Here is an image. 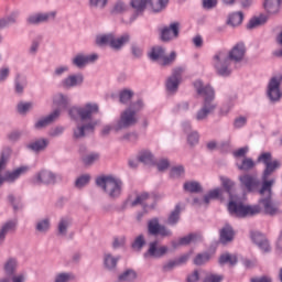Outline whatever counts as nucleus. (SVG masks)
I'll list each match as a JSON object with an SVG mask.
<instances>
[{
  "label": "nucleus",
  "instance_id": "1",
  "mask_svg": "<svg viewBox=\"0 0 282 282\" xmlns=\"http://www.w3.org/2000/svg\"><path fill=\"white\" fill-rule=\"evenodd\" d=\"M258 162H262L265 165L262 175V187L259 191L261 195L260 206H262L263 213L265 215H276L279 213V207L272 203V186H274V180L268 181V177L281 166V162L278 160L272 161V154L270 152H264L258 158Z\"/></svg>",
  "mask_w": 282,
  "mask_h": 282
},
{
  "label": "nucleus",
  "instance_id": "2",
  "mask_svg": "<svg viewBox=\"0 0 282 282\" xmlns=\"http://www.w3.org/2000/svg\"><path fill=\"white\" fill-rule=\"evenodd\" d=\"M220 182L223 188L228 193L229 195V205L228 210L230 215H235V217H252L253 215H259L260 213H263V207L258 203V205H243V203L237 197L232 196V188H235V182H232L230 178L226 176H220Z\"/></svg>",
  "mask_w": 282,
  "mask_h": 282
},
{
  "label": "nucleus",
  "instance_id": "3",
  "mask_svg": "<svg viewBox=\"0 0 282 282\" xmlns=\"http://www.w3.org/2000/svg\"><path fill=\"white\" fill-rule=\"evenodd\" d=\"M246 56V45L243 43L236 44L229 52H217L213 57L214 67L219 76H229L232 61L239 63Z\"/></svg>",
  "mask_w": 282,
  "mask_h": 282
},
{
  "label": "nucleus",
  "instance_id": "4",
  "mask_svg": "<svg viewBox=\"0 0 282 282\" xmlns=\"http://www.w3.org/2000/svg\"><path fill=\"white\" fill-rule=\"evenodd\" d=\"M194 87L198 96H202V98H204L203 108L196 113V120H206L209 113H213L217 108V106L213 102V100H215V90H213V87L208 85L204 86V83H202V80H196L194 83Z\"/></svg>",
  "mask_w": 282,
  "mask_h": 282
},
{
  "label": "nucleus",
  "instance_id": "5",
  "mask_svg": "<svg viewBox=\"0 0 282 282\" xmlns=\"http://www.w3.org/2000/svg\"><path fill=\"white\" fill-rule=\"evenodd\" d=\"M142 109V101L133 104L130 108L126 109L120 115V119L115 124V131H120L122 129H129L138 124V111Z\"/></svg>",
  "mask_w": 282,
  "mask_h": 282
},
{
  "label": "nucleus",
  "instance_id": "6",
  "mask_svg": "<svg viewBox=\"0 0 282 282\" xmlns=\"http://www.w3.org/2000/svg\"><path fill=\"white\" fill-rule=\"evenodd\" d=\"M100 113V106L96 102H87L82 107H73L69 110V116L73 120H80L82 122H94V116Z\"/></svg>",
  "mask_w": 282,
  "mask_h": 282
},
{
  "label": "nucleus",
  "instance_id": "7",
  "mask_svg": "<svg viewBox=\"0 0 282 282\" xmlns=\"http://www.w3.org/2000/svg\"><path fill=\"white\" fill-rule=\"evenodd\" d=\"M96 184L112 198L120 197V195L122 194V181H120V178L116 176H99L96 180Z\"/></svg>",
  "mask_w": 282,
  "mask_h": 282
},
{
  "label": "nucleus",
  "instance_id": "8",
  "mask_svg": "<svg viewBox=\"0 0 282 282\" xmlns=\"http://www.w3.org/2000/svg\"><path fill=\"white\" fill-rule=\"evenodd\" d=\"M53 102H54V106L57 107V109L53 111V113L48 115L47 117L40 119L35 123V129H45V127L52 124L54 120H56V118L61 116V111H63V109H67L69 99L58 94L54 96Z\"/></svg>",
  "mask_w": 282,
  "mask_h": 282
},
{
  "label": "nucleus",
  "instance_id": "9",
  "mask_svg": "<svg viewBox=\"0 0 282 282\" xmlns=\"http://www.w3.org/2000/svg\"><path fill=\"white\" fill-rule=\"evenodd\" d=\"M151 61H156L159 65L166 67L169 65H173L175 63V58H177V53L173 51L170 56L166 55V52L162 46H154L150 53Z\"/></svg>",
  "mask_w": 282,
  "mask_h": 282
},
{
  "label": "nucleus",
  "instance_id": "10",
  "mask_svg": "<svg viewBox=\"0 0 282 282\" xmlns=\"http://www.w3.org/2000/svg\"><path fill=\"white\" fill-rule=\"evenodd\" d=\"M96 43L99 46L110 45L112 50H120L126 43H129V34H123L120 37H115L113 34L99 35L96 37Z\"/></svg>",
  "mask_w": 282,
  "mask_h": 282
},
{
  "label": "nucleus",
  "instance_id": "11",
  "mask_svg": "<svg viewBox=\"0 0 282 282\" xmlns=\"http://www.w3.org/2000/svg\"><path fill=\"white\" fill-rule=\"evenodd\" d=\"M8 162V156H6V152H2L1 158H0V173L6 169V164ZM28 171V167H19L14 170L13 172H7L4 177L0 176V186L4 182H14V180H19L23 173Z\"/></svg>",
  "mask_w": 282,
  "mask_h": 282
},
{
  "label": "nucleus",
  "instance_id": "12",
  "mask_svg": "<svg viewBox=\"0 0 282 282\" xmlns=\"http://www.w3.org/2000/svg\"><path fill=\"white\" fill-rule=\"evenodd\" d=\"M98 124V121H80L77 123V126L73 130V138L74 140H80V138H85L87 133L94 131L96 129V126Z\"/></svg>",
  "mask_w": 282,
  "mask_h": 282
},
{
  "label": "nucleus",
  "instance_id": "13",
  "mask_svg": "<svg viewBox=\"0 0 282 282\" xmlns=\"http://www.w3.org/2000/svg\"><path fill=\"white\" fill-rule=\"evenodd\" d=\"M184 74V67H176L172 72V76H170L166 80V89L170 94H175L177 88L180 87V83H182V75Z\"/></svg>",
  "mask_w": 282,
  "mask_h": 282
},
{
  "label": "nucleus",
  "instance_id": "14",
  "mask_svg": "<svg viewBox=\"0 0 282 282\" xmlns=\"http://www.w3.org/2000/svg\"><path fill=\"white\" fill-rule=\"evenodd\" d=\"M148 230L150 235H161V237H171V230L160 225V221L158 220V218L151 219L148 223Z\"/></svg>",
  "mask_w": 282,
  "mask_h": 282
},
{
  "label": "nucleus",
  "instance_id": "15",
  "mask_svg": "<svg viewBox=\"0 0 282 282\" xmlns=\"http://www.w3.org/2000/svg\"><path fill=\"white\" fill-rule=\"evenodd\" d=\"M169 252V247L160 246L158 241L151 242L148 249V252L144 257H153L154 259H160V257H164Z\"/></svg>",
  "mask_w": 282,
  "mask_h": 282
},
{
  "label": "nucleus",
  "instance_id": "16",
  "mask_svg": "<svg viewBox=\"0 0 282 282\" xmlns=\"http://www.w3.org/2000/svg\"><path fill=\"white\" fill-rule=\"evenodd\" d=\"M178 34H180V23L177 22L170 24V28H163L161 30L162 41H173V39H177Z\"/></svg>",
  "mask_w": 282,
  "mask_h": 282
},
{
  "label": "nucleus",
  "instance_id": "17",
  "mask_svg": "<svg viewBox=\"0 0 282 282\" xmlns=\"http://www.w3.org/2000/svg\"><path fill=\"white\" fill-rule=\"evenodd\" d=\"M281 85V78H271L268 87V96L270 100H279L281 98V90L279 89Z\"/></svg>",
  "mask_w": 282,
  "mask_h": 282
},
{
  "label": "nucleus",
  "instance_id": "18",
  "mask_svg": "<svg viewBox=\"0 0 282 282\" xmlns=\"http://www.w3.org/2000/svg\"><path fill=\"white\" fill-rule=\"evenodd\" d=\"M56 12L36 13L28 18L30 25H39V23H47V21L55 19Z\"/></svg>",
  "mask_w": 282,
  "mask_h": 282
},
{
  "label": "nucleus",
  "instance_id": "19",
  "mask_svg": "<svg viewBox=\"0 0 282 282\" xmlns=\"http://www.w3.org/2000/svg\"><path fill=\"white\" fill-rule=\"evenodd\" d=\"M56 182V175L50 171H41L34 178V184H54Z\"/></svg>",
  "mask_w": 282,
  "mask_h": 282
},
{
  "label": "nucleus",
  "instance_id": "20",
  "mask_svg": "<svg viewBox=\"0 0 282 282\" xmlns=\"http://www.w3.org/2000/svg\"><path fill=\"white\" fill-rule=\"evenodd\" d=\"M105 270L113 272L118 268V262L120 261V256H113L111 252L104 253L102 257Z\"/></svg>",
  "mask_w": 282,
  "mask_h": 282
},
{
  "label": "nucleus",
  "instance_id": "21",
  "mask_svg": "<svg viewBox=\"0 0 282 282\" xmlns=\"http://www.w3.org/2000/svg\"><path fill=\"white\" fill-rule=\"evenodd\" d=\"M239 181L241 182L242 186L246 187L250 193H252V191H257L259 187V181H257V178L252 177L251 175L245 174L239 177Z\"/></svg>",
  "mask_w": 282,
  "mask_h": 282
},
{
  "label": "nucleus",
  "instance_id": "22",
  "mask_svg": "<svg viewBox=\"0 0 282 282\" xmlns=\"http://www.w3.org/2000/svg\"><path fill=\"white\" fill-rule=\"evenodd\" d=\"M83 80L84 78H83V75L80 74L70 75L62 82V86L65 89H72V87H78V85H83Z\"/></svg>",
  "mask_w": 282,
  "mask_h": 282
},
{
  "label": "nucleus",
  "instance_id": "23",
  "mask_svg": "<svg viewBox=\"0 0 282 282\" xmlns=\"http://www.w3.org/2000/svg\"><path fill=\"white\" fill-rule=\"evenodd\" d=\"M251 239L257 243L260 250H263V252H270V242H268V239H265V236L259 232H253L251 235Z\"/></svg>",
  "mask_w": 282,
  "mask_h": 282
},
{
  "label": "nucleus",
  "instance_id": "24",
  "mask_svg": "<svg viewBox=\"0 0 282 282\" xmlns=\"http://www.w3.org/2000/svg\"><path fill=\"white\" fill-rule=\"evenodd\" d=\"M98 58V55H90V56H85V55H77L73 59V65H76V67L83 68L87 63H94Z\"/></svg>",
  "mask_w": 282,
  "mask_h": 282
},
{
  "label": "nucleus",
  "instance_id": "25",
  "mask_svg": "<svg viewBox=\"0 0 282 282\" xmlns=\"http://www.w3.org/2000/svg\"><path fill=\"white\" fill-rule=\"evenodd\" d=\"M268 23V15H259L252 18L247 24L248 30H257V28H261V25H265Z\"/></svg>",
  "mask_w": 282,
  "mask_h": 282
},
{
  "label": "nucleus",
  "instance_id": "26",
  "mask_svg": "<svg viewBox=\"0 0 282 282\" xmlns=\"http://www.w3.org/2000/svg\"><path fill=\"white\" fill-rule=\"evenodd\" d=\"M264 10H267L269 14H276V12L281 10V0H265Z\"/></svg>",
  "mask_w": 282,
  "mask_h": 282
},
{
  "label": "nucleus",
  "instance_id": "27",
  "mask_svg": "<svg viewBox=\"0 0 282 282\" xmlns=\"http://www.w3.org/2000/svg\"><path fill=\"white\" fill-rule=\"evenodd\" d=\"M198 239H202V236L197 234H191L188 236L181 238L177 242H173V247L177 248V246H188V243H193Z\"/></svg>",
  "mask_w": 282,
  "mask_h": 282
},
{
  "label": "nucleus",
  "instance_id": "28",
  "mask_svg": "<svg viewBox=\"0 0 282 282\" xmlns=\"http://www.w3.org/2000/svg\"><path fill=\"white\" fill-rule=\"evenodd\" d=\"M243 23V13L242 12H235L229 15L227 20V25H231V28H237Z\"/></svg>",
  "mask_w": 282,
  "mask_h": 282
},
{
  "label": "nucleus",
  "instance_id": "29",
  "mask_svg": "<svg viewBox=\"0 0 282 282\" xmlns=\"http://www.w3.org/2000/svg\"><path fill=\"white\" fill-rule=\"evenodd\" d=\"M138 279V273L135 271L128 269L123 271L121 274L118 276V282H133Z\"/></svg>",
  "mask_w": 282,
  "mask_h": 282
},
{
  "label": "nucleus",
  "instance_id": "30",
  "mask_svg": "<svg viewBox=\"0 0 282 282\" xmlns=\"http://www.w3.org/2000/svg\"><path fill=\"white\" fill-rule=\"evenodd\" d=\"M235 237V231H232V227L225 226L220 230V241L221 243H228V241H231Z\"/></svg>",
  "mask_w": 282,
  "mask_h": 282
},
{
  "label": "nucleus",
  "instance_id": "31",
  "mask_svg": "<svg viewBox=\"0 0 282 282\" xmlns=\"http://www.w3.org/2000/svg\"><path fill=\"white\" fill-rule=\"evenodd\" d=\"M15 229L17 221L10 220L6 223L0 230V241H3V239H6V235H8V232H14Z\"/></svg>",
  "mask_w": 282,
  "mask_h": 282
},
{
  "label": "nucleus",
  "instance_id": "32",
  "mask_svg": "<svg viewBox=\"0 0 282 282\" xmlns=\"http://www.w3.org/2000/svg\"><path fill=\"white\" fill-rule=\"evenodd\" d=\"M47 144H50V141L46 139H40L29 144V149L32 151L39 152V151H45L47 148Z\"/></svg>",
  "mask_w": 282,
  "mask_h": 282
},
{
  "label": "nucleus",
  "instance_id": "33",
  "mask_svg": "<svg viewBox=\"0 0 282 282\" xmlns=\"http://www.w3.org/2000/svg\"><path fill=\"white\" fill-rule=\"evenodd\" d=\"M70 224H72V219L61 218L57 225L58 235H61L62 237H65L67 235V229L69 228Z\"/></svg>",
  "mask_w": 282,
  "mask_h": 282
},
{
  "label": "nucleus",
  "instance_id": "34",
  "mask_svg": "<svg viewBox=\"0 0 282 282\" xmlns=\"http://www.w3.org/2000/svg\"><path fill=\"white\" fill-rule=\"evenodd\" d=\"M19 268V262L14 258H9L4 263V271L7 274H14Z\"/></svg>",
  "mask_w": 282,
  "mask_h": 282
},
{
  "label": "nucleus",
  "instance_id": "35",
  "mask_svg": "<svg viewBox=\"0 0 282 282\" xmlns=\"http://www.w3.org/2000/svg\"><path fill=\"white\" fill-rule=\"evenodd\" d=\"M129 10V4L124 3L123 1H117L112 7V14H124Z\"/></svg>",
  "mask_w": 282,
  "mask_h": 282
},
{
  "label": "nucleus",
  "instance_id": "36",
  "mask_svg": "<svg viewBox=\"0 0 282 282\" xmlns=\"http://www.w3.org/2000/svg\"><path fill=\"white\" fill-rule=\"evenodd\" d=\"M224 195V191L221 188L213 189L204 197L205 204H210V199H219Z\"/></svg>",
  "mask_w": 282,
  "mask_h": 282
},
{
  "label": "nucleus",
  "instance_id": "37",
  "mask_svg": "<svg viewBox=\"0 0 282 282\" xmlns=\"http://www.w3.org/2000/svg\"><path fill=\"white\" fill-rule=\"evenodd\" d=\"M153 12H162L169 3V0H150Z\"/></svg>",
  "mask_w": 282,
  "mask_h": 282
},
{
  "label": "nucleus",
  "instance_id": "38",
  "mask_svg": "<svg viewBox=\"0 0 282 282\" xmlns=\"http://www.w3.org/2000/svg\"><path fill=\"white\" fill-rule=\"evenodd\" d=\"M220 265H224V263H229V265H235L237 263V256L225 253L221 254L219 258Z\"/></svg>",
  "mask_w": 282,
  "mask_h": 282
},
{
  "label": "nucleus",
  "instance_id": "39",
  "mask_svg": "<svg viewBox=\"0 0 282 282\" xmlns=\"http://www.w3.org/2000/svg\"><path fill=\"white\" fill-rule=\"evenodd\" d=\"M180 205H176L175 209L170 214L167 218V224L170 226H175L177 221H180V213H181Z\"/></svg>",
  "mask_w": 282,
  "mask_h": 282
},
{
  "label": "nucleus",
  "instance_id": "40",
  "mask_svg": "<svg viewBox=\"0 0 282 282\" xmlns=\"http://www.w3.org/2000/svg\"><path fill=\"white\" fill-rule=\"evenodd\" d=\"M82 160L86 166H90V164H94V162H98V160H100V155L98 153H88L82 156Z\"/></svg>",
  "mask_w": 282,
  "mask_h": 282
},
{
  "label": "nucleus",
  "instance_id": "41",
  "mask_svg": "<svg viewBox=\"0 0 282 282\" xmlns=\"http://www.w3.org/2000/svg\"><path fill=\"white\" fill-rule=\"evenodd\" d=\"M149 199H151V197H149V194L147 193L139 194L137 195V198L131 203V206H138V205L147 206Z\"/></svg>",
  "mask_w": 282,
  "mask_h": 282
},
{
  "label": "nucleus",
  "instance_id": "42",
  "mask_svg": "<svg viewBox=\"0 0 282 282\" xmlns=\"http://www.w3.org/2000/svg\"><path fill=\"white\" fill-rule=\"evenodd\" d=\"M210 261V256L209 253H198L194 258V264L195 265H204V263H208Z\"/></svg>",
  "mask_w": 282,
  "mask_h": 282
},
{
  "label": "nucleus",
  "instance_id": "43",
  "mask_svg": "<svg viewBox=\"0 0 282 282\" xmlns=\"http://www.w3.org/2000/svg\"><path fill=\"white\" fill-rule=\"evenodd\" d=\"M148 0H131V7L137 10V12H143L147 8Z\"/></svg>",
  "mask_w": 282,
  "mask_h": 282
},
{
  "label": "nucleus",
  "instance_id": "44",
  "mask_svg": "<svg viewBox=\"0 0 282 282\" xmlns=\"http://www.w3.org/2000/svg\"><path fill=\"white\" fill-rule=\"evenodd\" d=\"M185 191L188 193H199L202 191V186L197 182H188L184 184Z\"/></svg>",
  "mask_w": 282,
  "mask_h": 282
},
{
  "label": "nucleus",
  "instance_id": "45",
  "mask_svg": "<svg viewBox=\"0 0 282 282\" xmlns=\"http://www.w3.org/2000/svg\"><path fill=\"white\" fill-rule=\"evenodd\" d=\"M37 232H47L50 230V219L45 218L36 224Z\"/></svg>",
  "mask_w": 282,
  "mask_h": 282
},
{
  "label": "nucleus",
  "instance_id": "46",
  "mask_svg": "<svg viewBox=\"0 0 282 282\" xmlns=\"http://www.w3.org/2000/svg\"><path fill=\"white\" fill-rule=\"evenodd\" d=\"M139 161L143 162V164H153V154L149 151L142 152L139 155Z\"/></svg>",
  "mask_w": 282,
  "mask_h": 282
},
{
  "label": "nucleus",
  "instance_id": "47",
  "mask_svg": "<svg viewBox=\"0 0 282 282\" xmlns=\"http://www.w3.org/2000/svg\"><path fill=\"white\" fill-rule=\"evenodd\" d=\"M89 180H91L89 175H82L76 180L75 186L77 188H83V186H87V184H89Z\"/></svg>",
  "mask_w": 282,
  "mask_h": 282
},
{
  "label": "nucleus",
  "instance_id": "48",
  "mask_svg": "<svg viewBox=\"0 0 282 282\" xmlns=\"http://www.w3.org/2000/svg\"><path fill=\"white\" fill-rule=\"evenodd\" d=\"M240 171H250V169H254V161L252 159H243L242 164L238 165Z\"/></svg>",
  "mask_w": 282,
  "mask_h": 282
},
{
  "label": "nucleus",
  "instance_id": "49",
  "mask_svg": "<svg viewBox=\"0 0 282 282\" xmlns=\"http://www.w3.org/2000/svg\"><path fill=\"white\" fill-rule=\"evenodd\" d=\"M14 21H17V14H12L10 18L0 19V30L8 28V25H10V23H14Z\"/></svg>",
  "mask_w": 282,
  "mask_h": 282
},
{
  "label": "nucleus",
  "instance_id": "50",
  "mask_svg": "<svg viewBox=\"0 0 282 282\" xmlns=\"http://www.w3.org/2000/svg\"><path fill=\"white\" fill-rule=\"evenodd\" d=\"M72 280H74L72 273H58L55 278V282H69Z\"/></svg>",
  "mask_w": 282,
  "mask_h": 282
},
{
  "label": "nucleus",
  "instance_id": "51",
  "mask_svg": "<svg viewBox=\"0 0 282 282\" xmlns=\"http://www.w3.org/2000/svg\"><path fill=\"white\" fill-rule=\"evenodd\" d=\"M184 175V167L183 166H175L171 170L170 176L173 180H177V177H182Z\"/></svg>",
  "mask_w": 282,
  "mask_h": 282
},
{
  "label": "nucleus",
  "instance_id": "52",
  "mask_svg": "<svg viewBox=\"0 0 282 282\" xmlns=\"http://www.w3.org/2000/svg\"><path fill=\"white\" fill-rule=\"evenodd\" d=\"M124 243H127V238H124V236L116 237L112 241V248H123Z\"/></svg>",
  "mask_w": 282,
  "mask_h": 282
},
{
  "label": "nucleus",
  "instance_id": "53",
  "mask_svg": "<svg viewBox=\"0 0 282 282\" xmlns=\"http://www.w3.org/2000/svg\"><path fill=\"white\" fill-rule=\"evenodd\" d=\"M132 97H133V93L131 90H123L120 94V102L124 105L129 102Z\"/></svg>",
  "mask_w": 282,
  "mask_h": 282
},
{
  "label": "nucleus",
  "instance_id": "54",
  "mask_svg": "<svg viewBox=\"0 0 282 282\" xmlns=\"http://www.w3.org/2000/svg\"><path fill=\"white\" fill-rule=\"evenodd\" d=\"M30 109H32V102H20V104H18L19 113H26V111H30Z\"/></svg>",
  "mask_w": 282,
  "mask_h": 282
},
{
  "label": "nucleus",
  "instance_id": "55",
  "mask_svg": "<svg viewBox=\"0 0 282 282\" xmlns=\"http://www.w3.org/2000/svg\"><path fill=\"white\" fill-rule=\"evenodd\" d=\"M121 140L124 142H138V134L135 132H128L121 138Z\"/></svg>",
  "mask_w": 282,
  "mask_h": 282
},
{
  "label": "nucleus",
  "instance_id": "56",
  "mask_svg": "<svg viewBox=\"0 0 282 282\" xmlns=\"http://www.w3.org/2000/svg\"><path fill=\"white\" fill-rule=\"evenodd\" d=\"M187 142L193 147L199 142V134L197 132H192L187 137Z\"/></svg>",
  "mask_w": 282,
  "mask_h": 282
},
{
  "label": "nucleus",
  "instance_id": "57",
  "mask_svg": "<svg viewBox=\"0 0 282 282\" xmlns=\"http://www.w3.org/2000/svg\"><path fill=\"white\" fill-rule=\"evenodd\" d=\"M246 122H248L246 117H238L235 119L234 127L236 129H241V127H246Z\"/></svg>",
  "mask_w": 282,
  "mask_h": 282
},
{
  "label": "nucleus",
  "instance_id": "58",
  "mask_svg": "<svg viewBox=\"0 0 282 282\" xmlns=\"http://www.w3.org/2000/svg\"><path fill=\"white\" fill-rule=\"evenodd\" d=\"M144 243H145L144 242V237L139 236V237L135 238V240H134V242L132 245V248L134 250H140L144 246Z\"/></svg>",
  "mask_w": 282,
  "mask_h": 282
},
{
  "label": "nucleus",
  "instance_id": "59",
  "mask_svg": "<svg viewBox=\"0 0 282 282\" xmlns=\"http://www.w3.org/2000/svg\"><path fill=\"white\" fill-rule=\"evenodd\" d=\"M217 7V0H203V8L205 10H213Z\"/></svg>",
  "mask_w": 282,
  "mask_h": 282
},
{
  "label": "nucleus",
  "instance_id": "60",
  "mask_svg": "<svg viewBox=\"0 0 282 282\" xmlns=\"http://www.w3.org/2000/svg\"><path fill=\"white\" fill-rule=\"evenodd\" d=\"M131 52H132V55L134 56V58H140V56H142V54H143L142 48L135 44H133L131 46Z\"/></svg>",
  "mask_w": 282,
  "mask_h": 282
},
{
  "label": "nucleus",
  "instance_id": "61",
  "mask_svg": "<svg viewBox=\"0 0 282 282\" xmlns=\"http://www.w3.org/2000/svg\"><path fill=\"white\" fill-rule=\"evenodd\" d=\"M90 6L93 8H105L107 6V0H90Z\"/></svg>",
  "mask_w": 282,
  "mask_h": 282
},
{
  "label": "nucleus",
  "instance_id": "62",
  "mask_svg": "<svg viewBox=\"0 0 282 282\" xmlns=\"http://www.w3.org/2000/svg\"><path fill=\"white\" fill-rule=\"evenodd\" d=\"M224 276L217 274H210L205 279V282H221Z\"/></svg>",
  "mask_w": 282,
  "mask_h": 282
},
{
  "label": "nucleus",
  "instance_id": "63",
  "mask_svg": "<svg viewBox=\"0 0 282 282\" xmlns=\"http://www.w3.org/2000/svg\"><path fill=\"white\" fill-rule=\"evenodd\" d=\"M246 153H248V147L240 148L234 152L235 158H245Z\"/></svg>",
  "mask_w": 282,
  "mask_h": 282
},
{
  "label": "nucleus",
  "instance_id": "64",
  "mask_svg": "<svg viewBox=\"0 0 282 282\" xmlns=\"http://www.w3.org/2000/svg\"><path fill=\"white\" fill-rule=\"evenodd\" d=\"M250 281L251 282H272V278L268 275H263L261 278H252Z\"/></svg>",
  "mask_w": 282,
  "mask_h": 282
}]
</instances>
